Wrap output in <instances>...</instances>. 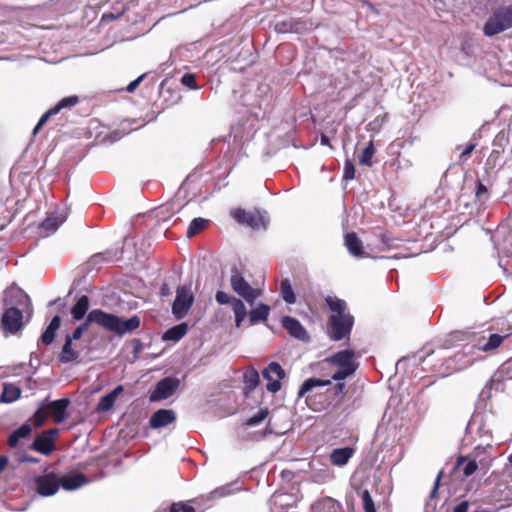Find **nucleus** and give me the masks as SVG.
Masks as SVG:
<instances>
[{
    "label": "nucleus",
    "mask_w": 512,
    "mask_h": 512,
    "mask_svg": "<svg viewBox=\"0 0 512 512\" xmlns=\"http://www.w3.org/2000/svg\"><path fill=\"white\" fill-rule=\"evenodd\" d=\"M79 102L77 96H68L61 99L55 106L51 107L46 113H44L37 125L33 130V134L36 135L40 128L48 121L51 116L58 114L62 109L75 106Z\"/></svg>",
    "instance_id": "nucleus-15"
},
{
    "label": "nucleus",
    "mask_w": 512,
    "mask_h": 512,
    "mask_svg": "<svg viewBox=\"0 0 512 512\" xmlns=\"http://www.w3.org/2000/svg\"><path fill=\"white\" fill-rule=\"evenodd\" d=\"M269 312H270V307L266 304H259L257 307H255L254 309H252L249 313V317H250V322L252 324H255V323H258V322H261V321H266L268 316H269Z\"/></svg>",
    "instance_id": "nucleus-31"
},
{
    "label": "nucleus",
    "mask_w": 512,
    "mask_h": 512,
    "mask_svg": "<svg viewBox=\"0 0 512 512\" xmlns=\"http://www.w3.org/2000/svg\"><path fill=\"white\" fill-rule=\"evenodd\" d=\"M162 294H163V295H166V294H167V293H166V285H164V286L162 287Z\"/></svg>",
    "instance_id": "nucleus-55"
},
{
    "label": "nucleus",
    "mask_w": 512,
    "mask_h": 512,
    "mask_svg": "<svg viewBox=\"0 0 512 512\" xmlns=\"http://www.w3.org/2000/svg\"><path fill=\"white\" fill-rule=\"evenodd\" d=\"M461 465H463V474L466 477H469L472 474H474L478 468L477 462L475 460L465 461L464 459H460L458 461V466H461Z\"/></svg>",
    "instance_id": "nucleus-39"
},
{
    "label": "nucleus",
    "mask_w": 512,
    "mask_h": 512,
    "mask_svg": "<svg viewBox=\"0 0 512 512\" xmlns=\"http://www.w3.org/2000/svg\"><path fill=\"white\" fill-rule=\"evenodd\" d=\"M171 512H195V509L186 503H175L171 506Z\"/></svg>",
    "instance_id": "nucleus-43"
},
{
    "label": "nucleus",
    "mask_w": 512,
    "mask_h": 512,
    "mask_svg": "<svg viewBox=\"0 0 512 512\" xmlns=\"http://www.w3.org/2000/svg\"><path fill=\"white\" fill-rule=\"evenodd\" d=\"M506 4L503 7H512V0H505Z\"/></svg>",
    "instance_id": "nucleus-54"
},
{
    "label": "nucleus",
    "mask_w": 512,
    "mask_h": 512,
    "mask_svg": "<svg viewBox=\"0 0 512 512\" xmlns=\"http://www.w3.org/2000/svg\"><path fill=\"white\" fill-rule=\"evenodd\" d=\"M320 141L322 145H329V138L326 135H322Z\"/></svg>",
    "instance_id": "nucleus-53"
},
{
    "label": "nucleus",
    "mask_w": 512,
    "mask_h": 512,
    "mask_svg": "<svg viewBox=\"0 0 512 512\" xmlns=\"http://www.w3.org/2000/svg\"><path fill=\"white\" fill-rule=\"evenodd\" d=\"M283 327L289 332L291 336L301 341H308L309 336L305 328L295 318L286 316L282 319Z\"/></svg>",
    "instance_id": "nucleus-19"
},
{
    "label": "nucleus",
    "mask_w": 512,
    "mask_h": 512,
    "mask_svg": "<svg viewBox=\"0 0 512 512\" xmlns=\"http://www.w3.org/2000/svg\"><path fill=\"white\" fill-rule=\"evenodd\" d=\"M58 435L57 429H50L38 435L31 445V449L44 455H50L55 449V439Z\"/></svg>",
    "instance_id": "nucleus-12"
},
{
    "label": "nucleus",
    "mask_w": 512,
    "mask_h": 512,
    "mask_svg": "<svg viewBox=\"0 0 512 512\" xmlns=\"http://www.w3.org/2000/svg\"><path fill=\"white\" fill-rule=\"evenodd\" d=\"M59 478L55 473H47L35 478V488L41 496H52L59 490Z\"/></svg>",
    "instance_id": "nucleus-14"
},
{
    "label": "nucleus",
    "mask_w": 512,
    "mask_h": 512,
    "mask_svg": "<svg viewBox=\"0 0 512 512\" xmlns=\"http://www.w3.org/2000/svg\"><path fill=\"white\" fill-rule=\"evenodd\" d=\"M186 333H187V325L184 323L179 324L177 326H174V327L168 329L163 335V340L177 342L182 337H184Z\"/></svg>",
    "instance_id": "nucleus-33"
},
{
    "label": "nucleus",
    "mask_w": 512,
    "mask_h": 512,
    "mask_svg": "<svg viewBox=\"0 0 512 512\" xmlns=\"http://www.w3.org/2000/svg\"><path fill=\"white\" fill-rule=\"evenodd\" d=\"M269 414V411L267 408L260 409L254 416L248 418L246 420V425L248 426H256L260 424L262 421H264Z\"/></svg>",
    "instance_id": "nucleus-38"
},
{
    "label": "nucleus",
    "mask_w": 512,
    "mask_h": 512,
    "mask_svg": "<svg viewBox=\"0 0 512 512\" xmlns=\"http://www.w3.org/2000/svg\"><path fill=\"white\" fill-rule=\"evenodd\" d=\"M281 296L288 304H294L296 302V295L288 279L281 281Z\"/></svg>",
    "instance_id": "nucleus-34"
},
{
    "label": "nucleus",
    "mask_w": 512,
    "mask_h": 512,
    "mask_svg": "<svg viewBox=\"0 0 512 512\" xmlns=\"http://www.w3.org/2000/svg\"><path fill=\"white\" fill-rule=\"evenodd\" d=\"M345 246L354 257H362L364 255L362 242L355 233L346 234Z\"/></svg>",
    "instance_id": "nucleus-24"
},
{
    "label": "nucleus",
    "mask_w": 512,
    "mask_h": 512,
    "mask_svg": "<svg viewBox=\"0 0 512 512\" xmlns=\"http://www.w3.org/2000/svg\"><path fill=\"white\" fill-rule=\"evenodd\" d=\"M487 193V188L483 185L482 182L479 181L477 185L476 197L481 199L483 196L487 195Z\"/></svg>",
    "instance_id": "nucleus-46"
},
{
    "label": "nucleus",
    "mask_w": 512,
    "mask_h": 512,
    "mask_svg": "<svg viewBox=\"0 0 512 512\" xmlns=\"http://www.w3.org/2000/svg\"><path fill=\"white\" fill-rule=\"evenodd\" d=\"M32 428L29 424H23L16 430H14L8 438V445L11 448L18 446L21 439H24L30 435Z\"/></svg>",
    "instance_id": "nucleus-27"
},
{
    "label": "nucleus",
    "mask_w": 512,
    "mask_h": 512,
    "mask_svg": "<svg viewBox=\"0 0 512 512\" xmlns=\"http://www.w3.org/2000/svg\"><path fill=\"white\" fill-rule=\"evenodd\" d=\"M123 386L118 385L113 391L101 397L98 403V410L101 412H106L110 410L117 399V397L123 392Z\"/></svg>",
    "instance_id": "nucleus-23"
},
{
    "label": "nucleus",
    "mask_w": 512,
    "mask_h": 512,
    "mask_svg": "<svg viewBox=\"0 0 512 512\" xmlns=\"http://www.w3.org/2000/svg\"><path fill=\"white\" fill-rule=\"evenodd\" d=\"M89 309V298L82 295L71 309V314L75 320H81Z\"/></svg>",
    "instance_id": "nucleus-29"
},
{
    "label": "nucleus",
    "mask_w": 512,
    "mask_h": 512,
    "mask_svg": "<svg viewBox=\"0 0 512 512\" xmlns=\"http://www.w3.org/2000/svg\"><path fill=\"white\" fill-rule=\"evenodd\" d=\"M70 401L67 398L52 401L39 409L34 417L37 425H41L47 415L51 416L56 423H61L67 418V408Z\"/></svg>",
    "instance_id": "nucleus-5"
},
{
    "label": "nucleus",
    "mask_w": 512,
    "mask_h": 512,
    "mask_svg": "<svg viewBox=\"0 0 512 512\" xmlns=\"http://www.w3.org/2000/svg\"><path fill=\"white\" fill-rule=\"evenodd\" d=\"M208 225V220L204 218H195L191 221L188 229H187V237L191 238L198 234L200 231L204 230Z\"/></svg>",
    "instance_id": "nucleus-35"
},
{
    "label": "nucleus",
    "mask_w": 512,
    "mask_h": 512,
    "mask_svg": "<svg viewBox=\"0 0 512 512\" xmlns=\"http://www.w3.org/2000/svg\"><path fill=\"white\" fill-rule=\"evenodd\" d=\"M355 177V168L352 162L346 161L344 166V175L343 178L346 180H352Z\"/></svg>",
    "instance_id": "nucleus-44"
},
{
    "label": "nucleus",
    "mask_w": 512,
    "mask_h": 512,
    "mask_svg": "<svg viewBox=\"0 0 512 512\" xmlns=\"http://www.w3.org/2000/svg\"><path fill=\"white\" fill-rule=\"evenodd\" d=\"M326 303L332 312L329 320L330 337L335 341L342 340L352 329L353 317L346 312V303L343 300L328 296Z\"/></svg>",
    "instance_id": "nucleus-3"
},
{
    "label": "nucleus",
    "mask_w": 512,
    "mask_h": 512,
    "mask_svg": "<svg viewBox=\"0 0 512 512\" xmlns=\"http://www.w3.org/2000/svg\"><path fill=\"white\" fill-rule=\"evenodd\" d=\"M88 323H95L107 331L123 336L139 328L140 318L138 316H132L131 318L124 320L114 314L106 313L100 309H93L88 313L86 321L79 325L71 335H67L66 339H71V342L80 339L83 332L87 330Z\"/></svg>",
    "instance_id": "nucleus-1"
},
{
    "label": "nucleus",
    "mask_w": 512,
    "mask_h": 512,
    "mask_svg": "<svg viewBox=\"0 0 512 512\" xmlns=\"http://www.w3.org/2000/svg\"><path fill=\"white\" fill-rule=\"evenodd\" d=\"M66 213L53 212L41 223L40 230L46 235L53 234L65 221Z\"/></svg>",
    "instance_id": "nucleus-18"
},
{
    "label": "nucleus",
    "mask_w": 512,
    "mask_h": 512,
    "mask_svg": "<svg viewBox=\"0 0 512 512\" xmlns=\"http://www.w3.org/2000/svg\"><path fill=\"white\" fill-rule=\"evenodd\" d=\"M476 349V346H466L462 352H458L454 355L453 360L456 363L455 369L461 370L470 366L474 359L468 356Z\"/></svg>",
    "instance_id": "nucleus-26"
},
{
    "label": "nucleus",
    "mask_w": 512,
    "mask_h": 512,
    "mask_svg": "<svg viewBox=\"0 0 512 512\" xmlns=\"http://www.w3.org/2000/svg\"><path fill=\"white\" fill-rule=\"evenodd\" d=\"M440 477H441V473L438 474L436 480H435V484H434V487H433V490L431 491V497H434L435 493L437 492V489H438V486H439V481H440Z\"/></svg>",
    "instance_id": "nucleus-51"
},
{
    "label": "nucleus",
    "mask_w": 512,
    "mask_h": 512,
    "mask_svg": "<svg viewBox=\"0 0 512 512\" xmlns=\"http://www.w3.org/2000/svg\"><path fill=\"white\" fill-rule=\"evenodd\" d=\"M505 336H501V335H498V334H491L488 341L483 344V345H479L476 347V349L478 350H482V351H491V350H494L496 348H498L501 343L503 342Z\"/></svg>",
    "instance_id": "nucleus-37"
},
{
    "label": "nucleus",
    "mask_w": 512,
    "mask_h": 512,
    "mask_svg": "<svg viewBox=\"0 0 512 512\" xmlns=\"http://www.w3.org/2000/svg\"><path fill=\"white\" fill-rule=\"evenodd\" d=\"M230 284L233 291L250 305L260 296L261 290L253 288L236 269L232 271Z\"/></svg>",
    "instance_id": "nucleus-6"
},
{
    "label": "nucleus",
    "mask_w": 512,
    "mask_h": 512,
    "mask_svg": "<svg viewBox=\"0 0 512 512\" xmlns=\"http://www.w3.org/2000/svg\"><path fill=\"white\" fill-rule=\"evenodd\" d=\"M194 302V295L187 286H179L176 290V297L172 305L173 315L177 319L184 318Z\"/></svg>",
    "instance_id": "nucleus-7"
},
{
    "label": "nucleus",
    "mask_w": 512,
    "mask_h": 512,
    "mask_svg": "<svg viewBox=\"0 0 512 512\" xmlns=\"http://www.w3.org/2000/svg\"><path fill=\"white\" fill-rule=\"evenodd\" d=\"M59 483L61 484L63 489L67 491H73L88 484L89 480L83 473L71 472L64 475L61 479H59Z\"/></svg>",
    "instance_id": "nucleus-17"
},
{
    "label": "nucleus",
    "mask_w": 512,
    "mask_h": 512,
    "mask_svg": "<svg viewBox=\"0 0 512 512\" xmlns=\"http://www.w3.org/2000/svg\"><path fill=\"white\" fill-rule=\"evenodd\" d=\"M20 462L38 463L39 460L31 456H23L19 459Z\"/></svg>",
    "instance_id": "nucleus-50"
},
{
    "label": "nucleus",
    "mask_w": 512,
    "mask_h": 512,
    "mask_svg": "<svg viewBox=\"0 0 512 512\" xmlns=\"http://www.w3.org/2000/svg\"><path fill=\"white\" fill-rule=\"evenodd\" d=\"M60 324H61L60 316H58V315L54 316L52 318L50 324L46 328V330L41 335V341L44 344L49 345L53 342V340L55 338V333L59 329Z\"/></svg>",
    "instance_id": "nucleus-28"
},
{
    "label": "nucleus",
    "mask_w": 512,
    "mask_h": 512,
    "mask_svg": "<svg viewBox=\"0 0 512 512\" xmlns=\"http://www.w3.org/2000/svg\"><path fill=\"white\" fill-rule=\"evenodd\" d=\"M215 300L220 305L230 304L235 315V325L239 328L247 316L244 302L224 291H217Z\"/></svg>",
    "instance_id": "nucleus-8"
},
{
    "label": "nucleus",
    "mask_w": 512,
    "mask_h": 512,
    "mask_svg": "<svg viewBox=\"0 0 512 512\" xmlns=\"http://www.w3.org/2000/svg\"><path fill=\"white\" fill-rule=\"evenodd\" d=\"M1 325L5 332L15 334L23 327V314L15 307H9L2 315Z\"/></svg>",
    "instance_id": "nucleus-13"
},
{
    "label": "nucleus",
    "mask_w": 512,
    "mask_h": 512,
    "mask_svg": "<svg viewBox=\"0 0 512 512\" xmlns=\"http://www.w3.org/2000/svg\"><path fill=\"white\" fill-rule=\"evenodd\" d=\"M214 493H215V494H217V495H219V496H222V495H223V493H221V491H220V490H215V492H214Z\"/></svg>",
    "instance_id": "nucleus-56"
},
{
    "label": "nucleus",
    "mask_w": 512,
    "mask_h": 512,
    "mask_svg": "<svg viewBox=\"0 0 512 512\" xmlns=\"http://www.w3.org/2000/svg\"><path fill=\"white\" fill-rule=\"evenodd\" d=\"M344 389H345V384L344 383H338L335 387V394L336 395H344Z\"/></svg>",
    "instance_id": "nucleus-49"
},
{
    "label": "nucleus",
    "mask_w": 512,
    "mask_h": 512,
    "mask_svg": "<svg viewBox=\"0 0 512 512\" xmlns=\"http://www.w3.org/2000/svg\"><path fill=\"white\" fill-rule=\"evenodd\" d=\"M232 217L241 224H247L253 229H265L267 219L260 211H245L243 209H235L231 212Z\"/></svg>",
    "instance_id": "nucleus-9"
},
{
    "label": "nucleus",
    "mask_w": 512,
    "mask_h": 512,
    "mask_svg": "<svg viewBox=\"0 0 512 512\" xmlns=\"http://www.w3.org/2000/svg\"><path fill=\"white\" fill-rule=\"evenodd\" d=\"M262 374L267 380L266 388L269 392L276 393L281 389L280 381L285 377V372L279 363L271 362Z\"/></svg>",
    "instance_id": "nucleus-10"
},
{
    "label": "nucleus",
    "mask_w": 512,
    "mask_h": 512,
    "mask_svg": "<svg viewBox=\"0 0 512 512\" xmlns=\"http://www.w3.org/2000/svg\"><path fill=\"white\" fill-rule=\"evenodd\" d=\"M313 512H341V505L330 497L317 501L312 506Z\"/></svg>",
    "instance_id": "nucleus-25"
},
{
    "label": "nucleus",
    "mask_w": 512,
    "mask_h": 512,
    "mask_svg": "<svg viewBox=\"0 0 512 512\" xmlns=\"http://www.w3.org/2000/svg\"><path fill=\"white\" fill-rule=\"evenodd\" d=\"M512 27V7H499L486 21L483 32L494 36Z\"/></svg>",
    "instance_id": "nucleus-4"
},
{
    "label": "nucleus",
    "mask_w": 512,
    "mask_h": 512,
    "mask_svg": "<svg viewBox=\"0 0 512 512\" xmlns=\"http://www.w3.org/2000/svg\"><path fill=\"white\" fill-rule=\"evenodd\" d=\"M475 147H476V145L473 144V143L467 145L466 148L461 152L460 157H467V156H469L473 152Z\"/></svg>",
    "instance_id": "nucleus-48"
},
{
    "label": "nucleus",
    "mask_w": 512,
    "mask_h": 512,
    "mask_svg": "<svg viewBox=\"0 0 512 512\" xmlns=\"http://www.w3.org/2000/svg\"><path fill=\"white\" fill-rule=\"evenodd\" d=\"M375 154V148L372 141H370L367 146L363 149L361 155L359 156V163L364 166H372L373 161L372 158Z\"/></svg>",
    "instance_id": "nucleus-36"
},
{
    "label": "nucleus",
    "mask_w": 512,
    "mask_h": 512,
    "mask_svg": "<svg viewBox=\"0 0 512 512\" xmlns=\"http://www.w3.org/2000/svg\"><path fill=\"white\" fill-rule=\"evenodd\" d=\"M80 355V351L71 342V339H65V343L62 347V351L59 355V361L61 363H69L76 360Z\"/></svg>",
    "instance_id": "nucleus-22"
},
{
    "label": "nucleus",
    "mask_w": 512,
    "mask_h": 512,
    "mask_svg": "<svg viewBox=\"0 0 512 512\" xmlns=\"http://www.w3.org/2000/svg\"><path fill=\"white\" fill-rule=\"evenodd\" d=\"M176 420V414L169 409H160L155 412L150 418V426L152 428H162L173 423Z\"/></svg>",
    "instance_id": "nucleus-20"
},
{
    "label": "nucleus",
    "mask_w": 512,
    "mask_h": 512,
    "mask_svg": "<svg viewBox=\"0 0 512 512\" xmlns=\"http://www.w3.org/2000/svg\"><path fill=\"white\" fill-rule=\"evenodd\" d=\"M181 83L192 90H197L199 87L196 84L195 75L192 73H186L181 77Z\"/></svg>",
    "instance_id": "nucleus-42"
},
{
    "label": "nucleus",
    "mask_w": 512,
    "mask_h": 512,
    "mask_svg": "<svg viewBox=\"0 0 512 512\" xmlns=\"http://www.w3.org/2000/svg\"><path fill=\"white\" fill-rule=\"evenodd\" d=\"M361 499L365 512H376L373 499L368 490L362 492Z\"/></svg>",
    "instance_id": "nucleus-40"
},
{
    "label": "nucleus",
    "mask_w": 512,
    "mask_h": 512,
    "mask_svg": "<svg viewBox=\"0 0 512 512\" xmlns=\"http://www.w3.org/2000/svg\"><path fill=\"white\" fill-rule=\"evenodd\" d=\"M259 373L254 368H248L243 375V382L245 385V390L252 391L254 390L258 384H259Z\"/></svg>",
    "instance_id": "nucleus-32"
},
{
    "label": "nucleus",
    "mask_w": 512,
    "mask_h": 512,
    "mask_svg": "<svg viewBox=\"0 0 512 512\" xmlns=\"http://www.w3.org/2000/svg\"><path fill=\"white\" fill-rule=\"evenodd\" d=\"M144 77H145V74H142L137 79L130 82L128 84V86L126 87V91L129 93L134 92L136 90V88L140 85V83L143 81Z\"/></svg>",
    "instance_id": "nucleus-45"
},
{
    "label": "nucleus",
    "mask_w": 512,
    "mask_h": 512,
    "mask_svg": "<svg viewBox=\"0 0 512 512\" xmlns=\"http://www.w3.org/2000/svg\"><path fill=\"white\" fill-rule=\"evenodd\" d=\"M310 469L312 478L317 483H326L334 478L333 470L327 464L321 463L318 460L310 462Z\"/></svg>",
    "instance_id": "nucleus-16"
},
{
    "label": "nucleus",
    "mask_w": 512,
    "mask_h": 512,
    "mask_svg": "<svg viewBox=\"0 0 512 512\" xmlns=\"http://www.w3.org/2000/svg\"><path fill=\"white\" fill-rule=\"evenodd\" d=\"M21 396V389L14 384H4L1 400L5 403H12Z\"/></svg>",
    "instance_id": "nucleus-30"
},
{
    "label": "nucleus",
    "mask_w": 512,
    "mask_h": 512,
    "mask_svg": "<svg viewBox=\"0 0 512 512\" xmlns=\"http://www.w3.org/2000/svg\"><path fill=\"white\" fill-rule=\"evenodd\" d=\"M16 297L19 299V303L23 306H26V313L28 317L32 314L31 303L28 295H26L23 291L17 290L15 291Z\"/></svg>",
    "instance_id": "nucleus-41"
},
{
    "label": "nucleus",
    "mask_w": 512,
    "mask_h": 512,
    "mask_svg": "<svg viewBox=\"0 0 512 512\" xmlns=\"http://www.w3.org/2000/svg\"><path fill=\"white\" fill-rule=\"evenodd\" d=\"M8 463V458L6 456H0V473L4 470Z\"/></svg>",
    "instance_id": "nucleus-52"
},
{
    "label": "nucleus",
    "mask_w": 512,
    "mask_h": 512,
    "mask_svg": "<svg viewBox=\"0 0 512 512\" xmlns=\"http://www.w3.org/2000/svg\"><path fill=\"white\" fill-rule=\"evenodd\" d=\"M355 450L352 447L336 448L330 453V461L334 466L343 467L354 455Z\"/></svg>",
    "instance_id": "nucleus-21"
},
{
    "label": "nucleus",
    "mask_w": 512,
    "mask_h": 512,
    "mask_svg": "<svg viewBox=\"0 0 512 512\" xmlns=\"http://www.w3.org/2000/svg\"><path fill=\"white\" fill-rule=\"evenodd\" d=\"M469 503L468 501H462L454 509L453 512H468Z\"/></svg>",
    "instance_id": "nucleus-47"
},
{
    "label": "nucleus",
    "mask_w": 512,
    "mask_h": 512,
    "mask_svg": "<svg viewBox=\"0 0 512 512\" xmlns=\"http://www.w3.org/2000/svg\"><path fill=\"white\" fill-rule=\"evenodd\" d=\"M179 387V380L173 377H167L159 381L151 393L149 399L151 402L165 400L171 397Z\"/></svg>",
    "instance_id": "nucleus-11"
},
{
    "label": "nucleus",
    "mask_w": 512,
    "mask_h": 512,
    "mask_svg": "<svg viewBox=\"0 0 512 512\" xmlns=\"http://www.w3.org/2000/svg\"><path fill=\"white\" fill-rule=\"evenodd\" d=\"M509 462L512 463V454L509 456Z\"/></svg>",
    "instance_id": "nucleus-57"
},
{
    "label": "nucleus",
    "mask_w": 512,
    "mask_h": 512,
    "mask_svg": "<svg viewBox=\"0 0 512 512\" xmlns=\"http://www.w3.org/2000/svg\"><path fill=\"white\" fill-rule=\"evenodd\" d=\"M328 362L336 367L338 370L332 375L331 379L320 380L317 378L307 379L301 386L298 394L304 396L306 393L312 391L315 387L327 386L331 381H342L353 375L357 370L359 364L357 362L354 351L342 350L332 355Z\"/></svg>",
    "instance_id": "nucleus-2"
}]
</instances>
